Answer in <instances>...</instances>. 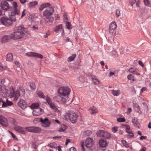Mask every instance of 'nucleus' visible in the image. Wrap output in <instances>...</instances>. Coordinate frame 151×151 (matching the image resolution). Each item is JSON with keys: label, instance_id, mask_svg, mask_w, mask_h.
Here are the masks:
<instances>
[{"label": "nucleus", "instance_id": "1", "mask_svg": "<svg viewBox=\"0 0 151 151\" xmlns=\"http://www.w3.org/2000/svg\"><path fill=\"white\" fill-rule=\"evenodd\" d=\"M9 17L6 16L1 17L0 18V22L3 25L7 27L12 25L13 22H15L17 18H19V17H16V16L12 14H9Z\"/></svg>", "mask_w": 151, "mask_h": 151}, {"label": "nucleus", "instance_id": "2", "mask_svg": "<svg viewBox=\"0 0 151 151\" xmlns=\"http://www.w3.org/2000/svg\"><path fill=\"white\" fill-rule=\"evenodd\" d=\"M54 10L52 7H48L43 12V15L45 17L44 19L47 23L51 22L54 20V18L52 17H50L54 13Z\"/></svg>", "mask_w": 151, "mask_h": 151}, {"label": "nucleus", "instance_id": "3", "mask_svg": "<svg viewBox=\"0 0 151 151\" xmlns=\"http://www.w3.org/2000/svg\"><path fill=\"white\" fill-rule=\"evenodd\" d=\"M11 36L12 39L15 40L26 38L27 37L26 34L22 31L19 32V31H15L11 34Z\"/></svg>", "mask_w": 151, "mask_h": 151}, {"label": "nucleus", "instance_id": "4", "mask_svg": "<svg viewBox=\"0 0 151 151\" xmlns=\"http://www.w3.org/2000/svg\"><path fill=\"white\" fill-rule=\"evenodd\" d=\"M70 88L68 87H61L58 90V92L62 96H66L70 94Z\"/></svg>", "mask_w": 151, "mask_h": 151}, {"label": "nucleus", "instance_id": "5", "mask_svg": "<svg viewBox=\"0 0 151 151\" xmlns=\"http://www.w3.org/2000/svg\"><path fill=\"white\" fill-rule=\"evenodd\" d=\"M67 115L70 121L73 123L76 122L77 121L78 115L73 111L68 112Z\"/></svg>", "mask_w": 151, "mask_h": 151}, {"label": "nucleus", "instance_id": "6", "mask_svg": "<svg viewBox=\"0 0 151 151\" xmlns=\"http://www.w3.org/2000/svg\"><path fill=\"white\" fill-rule=\"evenodd\" d=\"M96 135L100 137H103L106 139L110 138L111 135L110 134L103 130H99L96 133Z\"/></svg>", "mask_w": 151, "mask_h": 151}, {"label": "nucleus", "instance_id": "7", "mask_svg": "<svg viewBox=\"0 0 151 151\" xmlns=\"http://www.w3.org/2000/svg\"><path fill=\"white\" fill-rule=\"evenodd\" d=\"M13 10L12 11L11 13L12 14H14L16 16V17H18L19 18L20 15V11L18 10L17 7H18V4L16 2H13Z\"/></svg>", "mask_w": 151, "mask_h": 151}, {"label": "nucleus", "instance_id": "8", "mask_svg": "<svg viewBox=\"0 0 151 151\" xmlns=\"http://www.w3.org/2000/svg\"><path fill=\"white\" fill-rule=\"evenodd\" d=\"M25 129L29 132L35 133H40L41 131V129L40 128L34 126L26 127Z\"/></svg>", "mask_w": 151, "mask_h": 151}, {"label": "nucleus", "instance_id": "9", "mask_svg": "<svg viewBox=\"0 0 151 151\" xmlns=\"http://www.w3.org/2000/svg\"><path fill=\"white\" fill-rule=\"evenodd\" d=\"M25 94V91L24 89L22 87H20L17 91V94L15 98L14 99L15 101H17L19 97L20 96H23Z\"/></svg>", "mask_w": 151, "mask_h": 151}, {"label": "nucleus", "instance_id": "10", "mask_svg": "<svg viewBox=\"0 0 151 151\" xmlns=\"http://www.w3.org/2000/svg\"><path fill=\"white\" fill-rule=\"evenodd\" d=\"M0 7L2 10L7 11L10 8L9 4L5 1H3L1 3Z\"/></svg>", "mask_w": 151, "mask_h": 151}, {"label": "nucleus", "instance_id": "11", "mask_svg": "<svg viewBox=\"0 0 151 151\" xmlns=\"http://www.w3.org/2000/svg\"><path fill=\"white\" fill-rule=\"evenodd\" d=\"M40 121L41 122L42 126L45 127H49L51 124V122L47 118H45L44 119L41 118L40 119Z\"/></svg>", "mask_w": 151, "mask_h": 151}, {"label": "nucleus", "instance_id": "12", "mask_svg": "<svg viewBox=\"0 0 151 151\" xmlns=\"http://www.w3.org/2000/svg\"><path fill=\"white\" fill-rule=\"evenodd\" d=\"M85 146L87 148H90L93 145L94 142L92 138L88 137L87 138L85 142Z\"/></svg>", "mask_w": 151, "mask_h": 151}, {"label": "nucleus", "instance_id": "13", "mask_svg": "<svg viewBox=\"0 0 151 151\" xmlns=\"http://www.w3.org/2000/svg\"><path fill=\"white\" fill-rule=\"evenodd\" d=\"M116 27V23L115 22H112L110 24L109 31L110 34H113Z\"/></svg>", "mask_w": 151, "mask_h": 151}, {"label": "nucleus", "instance_id": "14", "mask_svg": "<svg viewBox=\"0 0 151 151\" xmlns=\"http://www.w3.org/2000/svg\"><path fill=\"white\" fill-rule=\"evenodd\" d=\"M54 100L61 103H65L66 102V99L61 96L60 95H57L53 97Z\"/></svg>", "mask_w": 151, "mask_h": 151}, {"label": "nucleus", "instance_id": "15", "mask_svg": "<svg viewBox=\"0 0 151 151\" xmlns=\"http://www.w3.org/2000/svg\"><path fill=\"white\" fill-rule=\"evenodd\" d=\"M15 31H19V32L22 31L25 33L27 32L28 29L27 28H25L23 26L20 25L15 27Z\"/></svg>", "mask_w": 151, "mask_h": 151}, {"label": "nucleus", "instance_id": "16", "mask_svg": "<svg viewBox=\"0 0 151 151\" xmlns=\"http://www.w3.org/2000/svg\"><path fill=\"white\" fill-rule=\"evenodd\" d=\"M43 112V110L40 108H39L34 110L32 112V114L33 115L37 116L41 115Z\"/></svg>", "mask_w": 151, "mask_h": 151}, {"label": "nucleus", "instance_id": "17", "mask_svg": "<svg viewBox=\"0 0 151 151\" xmlns=\"http://www.w3.org/2000/svg\"><path fill=\"white\" fill-rule=\"evenodd\" d=\"M0 124L5 127L8 125L7 121L6 119L3 116L0 115Z\"/></svg>", "mask_w": 151, "mask_h": 151}, {"label": "nucleus", "instance_id": "18", "mask_svg": "<svg viewBox=\"0 0 151 151\" xmlns=\"http://www.w3.org/2000/svg\"><path fill=\"white\" fill-rule=\"evenodd\" d=\"M18 105L22 109H24L26 107V103L23 99H20L19 100L18 102Z\"/></svg>", "mask_w": 151, "mask_h": 151}, {"label": "nucleus", "instance_id": "19", "mask_svg": "<svg viewBox=\"0 0 151 151\" xmlns=\"http://www.w3.org/2000/svg\"><path fill=\"white\" fill-rule=\"evenodd\" d=\"M17 94V91L16 92H15V91L13 88H10V91L9 93V96L10 98H12L13 97H14V99L16 96V95Z\"/></svg>", "mask_w": 151, "mask_h": 151}, {"label": "nucleus", "instance_id": "20", "mask_svg": "<svg viewBox=\"0 0 151 151\" xmlns=\"http://www.w3.org/2000/svg\"><path fill=\"white\" fill-rule=\"evenodd\" d=\"M50 4L49 3H45L41 4L39 7V9L40 11L43 10L44 9L47 7H50Z\"/></svg>", "mask_w": 151, "mask_h": 151}, {"label": "nucleus", "instance_id": "21", "mask_svg": "<svg viewBox=\"0 0 151 151\" xmlns=\"http://www.w3.org/2000/svg\"><path fill=\"white\" fill-rule=\"evenodd\" d=\"M14 129L17 131L22 133V134L25 133L24 131L23 128L21 127L16 126L14 127Z\"/></svg>", "mask_w": 151, "mask_h": 151}, {"label": "nucleus", "instance_id": "22", "mask_svg": "<svg viewBox=\"0 0 151 151\" xmlns=\"http://www.w3.org/2000/svg\"><path fill=\"white\" fill-rule=\"evenodd\" d=\"M11 35H5L1 39V41L3 43L6 42L10 39H12Z\"/></svg>", "mask_w": 151, "mask_h": 151}, {"label": "nucleus", "instance_id": "23", "mask_svg": "<svg viewBox=\"0 0 151 151\" xmlns=\"http://www.w3.org/2000/svg\"><path fill=\"white\" fill-rule=\"evenodd\" d=\"M99 145L102 147H105L107 145L106 141L102 139L99 140Z\"/></svg>", "mask_w": 151, "mask_h": 151}, {"label": "nucleus", "instance_id": "24", "mask_svg": "<svg viewBox=\"0 0 151 151\" xmlns=\"http://www.w3.org/2000/svg\"><path fill=\"white\" fill-rule=\"evenodd\" d=\"M88 110L91 114H93L94 115H95L98 112V111L96 108L94 106H93L89 108Z\"/></svg>", "mask_w": 151, "mask_h": 151}, {"label": "nucleus", "instance_id": "25", "mask_svg": "<svg viewBox=\"0 0 151 151\" xmlns=\"http://www.w3.org/2000/svg\"><path fill=\"white\" fill-rule=\"evenodd\" d=\"M29 84L31 90L33 91H35L36 88V86L35 85V82L33 81H31L29 83Z\"/></svg>", "mask_w": 151, "mask_h": 151}, {"label": "nucleus", "instance_id": "26", "mask_svg": "<svg viewBox=\"0 0 151 151\" xmlns=\"http://www.w3.org/2000/svg\"><path fill=\"white\" fill-rule=\"evenodd\" d=\"M132 122L134 127H139V123L138 122L137 119V118H132Z\"/></svg>", "mask_w": 151, "mask_h": 151}, {"label": "nucleus", "instance_id": "27", "mask_svg": "<svg viewBox=\"0 0 151 151\" xmlns=\"http://www.w3.org/2000/svg\"><path fill=\"white\" fill-rule=\"evenodd\" d=\"M13 60L12 54V53H8L6 55V60L8 61H11Z\"/></svg>", "mask_w": 151, "mask_h": 151}, {"label": "nucleus", "instance_id": "28", "mask_svg": "<svg viewBox=\"0 0 151 151\" xmlns=\"http://www.w3.org/2000/svg\"><path fill=\"white\" fill-rule=\"evenodd\" d=\"M62 24H60L56 26L54 29V31L57 33H58L60 29H62L63 28L62 27Z\"/></svg>", "mask_w": 151, "mask_h": 151}, {"label": "nucleus", "instance_id": "29", "mask_svg": "<svg viewBox=\"0 0 151 151\" xmlns=\"http://www.w3.org/2000/svg\"><path fill=\"white\" fill-rule=\"evenodd\" d=\"M91 78L92 79L93 83L95 85H98L99 83V81L97 78H95V76H91Z\"/></svg>", "mask_w": 151, "mask_h": 151}, {"label": "nucleus", "instance_id": "30", "mask_svg": "<svg viewBox=\"0 0 151 151\" xmlns=\"http://www.w3.org/2000/svg\"><path fill=\"white\" fill-rule=\"evenodd\" d=\"M38 4V2L35 1L33 2H30L29 4V7H35Z\"/></svg>", "mask_w": 151, "mask_h": 151}, {"label": "nucleus", "instance_id": "31", "mask_svg": "<svg viewBox=\"0 0 151 151\" xmlns=\"http://www.w3.org/2000/svg\"><path fill=\"white\" fill-rule=\"evenodd\" d=\"M0 90L1 92L3 93L4 94H6L8 92L7 89H6L4 86L0 87Z\"/></svg>", "mask_w": 151, "mask_h": 151}, {"label": "nucleus", "instance_id": "32", "mask_svg": "<svg viewBox=\"0 0 151 151\" xmlns=\"http://www.w3.org/2000/svg\"><path fill=\"white\" fill-rule=\"evenodd\" d=\"M76 54H73L71 56L69 57L68 59V62H71L76 57Z\"/></svg>", "mask_w": 151, "mask_h": 151}, {"label": "nucleus", "instance_id": "33", "mask_svg": "<svg viewBox=\"0 0 151 151\" xmlns=\"http://www.w3.org/2000/svg\"><path fill=\"white\" fill-rule=\"evenodd\" d=\"M39 104L38 103H34L32 104L31 106L32 109H36L39 108Z\"/></svg>", "mask_w": 151, "mask_h": 151}, {"label": "nucleus", "instance_id": "34", "mask_svg": "<svg viewBox=\"0 0 151 151\" xmlns=\"http://www.w3.org/2000/svg\"><path fill=\"white\" fill-rule=\"evenodd\" d=\"M48 146H49L50 147L52 148H57V146L56 143L55 142H53L49 144Z\"/></svg>", "mask_w": 151, "mask_h": 151}, {"label": "nucleus", "instance_id": "35", "mask_svg": "<svg viewBox=\"0 0 151 151\" xmlns=\"http://www.w3.org/2000/svg\"><path fill=\"white\" fill-rule=\"evenodd\" d=\"M34 58H37L41 59L42 58H43V56L39 53H37L34 52Z\"/></svg>", "mask_w": 151, "mask_h": 151}, {"label": "nucleus", "instance_id": "36", "mask_svg": "<svg viewBox=\"0 0 151 151\" xmlns=\"http://www.w3.org/2000/svg\"><path fill=\"white\" fill-rule=\"evenodd\" d=\"M66 129V126L64 124H62L60 129L59 130V131L63 132Z\"/></svg>", "mask_w": 151, "mask_h": 151}, {"label": "nucleus", "instance_id": "37", "mask_svg": "<svg viewBox=\"0 0 151 151\" xmlns=\"http://www.w3.org/2000/svg\"><path fill=\"white\" fill-rule=\"evenodd\" d=\"M111 93L114 96H118L120 94L118 91L116 90H112Z\"/></svg>", "mask_w": 151, "mask_h": 151}, {"label": "nucleus", "instance_id": "38", "mask_svg": "<svg viewBox=\"0 0 151 151\" xmlns=\"http://www.w3.org/2000/svg\"><path fill=\"white\" fill-rule=\"evenodd\" d=\"M92 134L91 131L90 130H87L85 132L83 133L84 136H87L90 135Z\"/></svg>", "mask_w": 151, "mask_h": 151}, {"label": "nucleus", "instance_id": "39", "mask_svg": "<svg viewBox=\"0 0 151 151\" xmlns=\"http://www.w3.org/2000/svg\"><path fill=\"white\" fill-rule=\"evenodd\" d=\"M37 95L43 98H45V96L43 93L41 91H38L37 92Z\"/></svg>", "mask_w": 151, "mask_h": 151}, {"label": "nucleus", "instance_id": "40", "mask_svg": "<svg viewBox=\"0 0 151 151\" xmlns=\"http://www.w3.org/2000/svg\"><path fill=\"white\" fill-rule=\"evenodd\" d=\"M34 52H28L26 53V55L28 57H34Z\"/></svg>", "mask_w": 151, "mask_h": 151}, {"label": "nucleus", "instance_id": "41", "mask_svg": "<svg viewBox=\"0 0 151 151\" xmlns=\"http://www.w3.org/2000/svg\"><path fill=\"white\" fill-rule=\"evenodd\" d=\"M122 144L126 147H129V145L125 140H122Z\"/></svg>", "mask_w": 151, "mask_h": 151}, {"label": "nucleus", "instance_id": "42", "mask_svg": "<svg viewBox=\"0 0 151 151\" xmlns=\"http://www.w3.org/2000/svg\"><path fill=\"white\" fill-rule=\"evenodd\" d=\"M66 25L67 28L69 29H70L72 28V25L69 22H67Z\"/></svg>", "mask_w": 151, "mask_h": 151}, {"label": "nucleus", "instance_id": "43", "mask_svg": "<svg viewBox=\"0 0 151 151\" xmlns=\"http://www.w3.org/2000/svg\"><path fill=\"white\" fill-rule=\"evenodd\" d=\"M118 130V127L117 126H114L112 128V131L114 133L116 132Z\"/></svg>", "mask_w": 151, "mask_h": 151}, {"label": "nucleus", "instance_id": "44", "mask_svg": "<svg viewBox=\"0 0 151 151\" xmlns=\"http://www.w3.org/2000/svg\"><path fill=\"white\" fill-rule=\"evenodd\" d=\"M117 121L119 122H124L125 121V119L124 118H119L117 119Z\"/></svg>", "mask_w": 151, "mask_h": 151}, {"label": "nucleus", "instance_id": "45", "mask_svg": "<svg viewBox=\"0 0 151 151\" xmlns=\"http://www.w3.org/2000/svg\"><path fill=\"white\" fill-rule=\"evenodd\" d=\"M50 108L55 112L58 111V109L57 107L55 105V104L53 106H52V107H51Z\"/></svg>", "mask_w": 151, "mask_h": 151}, {"label": "nucleus", "instance_id": "46", "mask_svg": "<svg viewBox=\"0 0 151 151\" xmlns=\"http://www.w3.org/2000/svg\"><path fill=\"white\" fill-rule=\"evenodd\" d=\"M6 102L7 106H11L13 104L12 102L11 101H8L7 99H6Z\"/></svg>", "mask_w": 151, "mask_h": 151}, {"label": "nucleus", "instance_id": "47", "mask_svg": "<svg viewBox=\"0 0 151 151\" xmlns=\"http://www.w3.org/2000/svg\"><path fill=\"white\" fill-rule=\"evenodd\" d=\"M46 100L48 104L52 102L50 98L48 96L46 97Z\"/></svg>", "mask_w": 151, "mask_h": 151}, {"label": "nucleus", "instance_id": "48", "mask_svg": "<svg viewBox=\"0 0 151 151\" xmlns=\"http://www.w3.org/2000/svg\"><path fill=\"white\" fill-rule=\"evenodd\" d=\"M134 108H135L136 109V110L138 111L140 110V108L139 105L137 104H135L134 105Z\"/></svg>", "mask_w": 151, "mask_h": 151}, {"label": "nucleus", "instance_id": "49", "mask_svg": "<svg viewBox=\"0 0 151 151\" xmlns=\"http://www.w3.org/2000/svg\"><path fill=\"white\" fill-rule=\"evenodd\" d=\"M116 15L117 17H119L120 15V11L119 9H116Z\"/></svg>", "mask_w": 151, "mask_h": 151}, {"label": "nucleus", "instance_id": "50", "mask_svg": "<svg viewBox=\"0 0 151 151\" xmlns=\"http://www.w3.org/2000/svg\"><path fill=\"white\" fill-rule=\"evenodd\" d=\"M136 0H129V4L133 7V4H135Z\"/></svg>", "mask_w": 151, "mask_h": 151}, {"label": "nucleus", "instance_id": "51", "mask_svg": "<svg viewBox=\"0 0 151 151\" xmlns=\"http://www.w3.org/2000/svg\"><path fill=\"white\" fill-rule=\"evenodd\" d=\"M144 3L146 6H150V3L148 1V0H144Z\"/></svg>", "mask_w": 151, "mask_h": 151}, {"label": "nucleus", "instance_id": "52", "mask_svg": "<svg viewBox=\"0 0 151 151\" xmlns=\"http://www.w3.org/2000/svg\"><path fill=\"white\" fill-rule=\"evenodd\" d=\"M136 69H134L132 68H130V69H129V71L130 72V73H134L135 70H136Z\"/></svg>", "mask_w": 151, "mask_h": 151}, {"label": "nucleus", "instance_id": "53", "mask_svg": "<svg viewBox=\"0 0 151 151\" xmlns=\"http://www.w3.org/2000/svg\"><path fill=\"white\" fill-rule=\"evenodd\" d=\"M133 76L132 74H129L127 76V78L129 80L132 79Z\"/></svg>", "mask_w": 151, "mask_h": 151}, {"label": "nucleus", "instance_id": "54", "mask_svg": "<svg viewBox=\"0 0 151 151\" xmlns=\"http://www.w3.org/2000/svg\"><path fill=\"white\" fill-rule=\"evenodd\" d=\"M68 151H76V149L73 147H72L70 148Z\"/></svg>", "mask_w": 151, "mask_h": 151}, {"label": "nucleus", "instance_id": "55", "mask_svg": "<svg viewBox=\"0 0 151 151\" xmlns=\"http://www.w3.org/2000/svg\"><path fill=\"white\" fill-rule=\"evenodd\" d=\"M26 11V9H24L22 12V14L21 16V18H22L25 15V12Z\"/></svg>", "mask_w": 151, "mask_h": 151}, {"label": "nucleus", "instance_id": "56", "mask_svg": "<svg viewBox=\"0 0 151 151\" xmlns=\"http://www.w3.org/2000/svg\"><path fill=\"white\" fill-rule=\"evenodd\" d=\"M84 142H83L81 144V150L83 151H84L85 150L84 145Z\"/></svg>", "mask_w": 151, "mask_h": 151}, {"label": "nucleus", "instance_id": "57", "mask_svg": "<svg viewBox=\"0 0 151 151\" xmlns=\"http://www.w3.org/2000/svg\"><path fill=\"white\" fill-rule=\"evenodd\" d=\"M2 107H6L7 105V103L3 101V102H2Z\"/></svg>", "mask_w": 151, "mask_h": 151}, {"label": "nucleus", "instance_id": "58", "mask_svg": "<svg viewBox=\"0 0 151 151\" xmlns=\"http://www.w3.org/2000/svg\"><path fill=\"white\" fill-rule=\"evenodd\" d=\"M130 128H129V127H127L126 128V131L128 133H130L131 132L130 131Z\"/></svg>", "mask_w": 151, "mask_h": 151}, {"label": "nucleus", "instance_id": "59", "mask_svg": "<svg viewBox=\"0 0 151 151\" xmlns=\"http://www.w3.org/2000/svg\"><path fill=\"white\" fill-rule=\"evenodd\" d=\"M33 29L35 31L37 30L38 29V27L37 26H34L32 27Z\"/></svg>", "mask_w": 151, "mask_h": 151}, {"label": "nucleus", "instance_id": "60", "mask_svg": "<svg viewBox=\"0 0 151 151\" xmlns=\"http://www.w3.org/2000/svg\"><path fill=\"white\" fill-rule=\"evenodd\" d=\"M137 69H136V70H135V71L133 74H136L137 75H140V73L137 72Z\"/></svg>", "mask_w": 151, "mask_h": 151}, {"label": "nucleus", "instance_id": "61", "mask_svg": "<svg viewBox=\"0 0 151 151\" xmlns=\"http://www.w3.org/2000/svg\"><path fill=\"white\" fill-rule=\"evenodd\" d=\"M139 64L142 67H144V64L140 60H139L138 61Z\"/></svg>", "mask_w": 151, "mask_h": 151}, {"label": "nucleus", "instance_id": "62", "mask_svg": "<svg viewBox=\"0 0 151 151\" xmlns=\"http://www.w3.org/2000/svg\"><path fill=\"white\" fill-rule=\"evenodd\" d=\"M70 142V139H67L66 140V141L65 143V144L67 145H68V143Z\"/></svg>", "mask_w": 151, "mask_h": 151}, {"label": "nucleus", "instance_id": "63", "mask_svg": "<svg viewBox=\"0 0 151 151\" xmlns=\"http://www.w3.org/2000/svg\"><path fill=\"white\" fill-rule=\"evenodd\" d=\"M128 135V136H129L130 137L132 138L134 137V134L133 133L130 132V133Z\"/></svg>", "mask_w": 151, "mask_h": 151}, {"label": "nucleus", "instance_id": "64", "mask_svg": "<svg viewBox=\"0 0 151 151\" xmlns=\"http://www.w3.org/2000/svg\"><path fill=\"white\" fill-rule=\"evenodd\" d=\"M146 148L145 147H143L142 149H141L139 151H145Z\"/></svg>", "mask_w": 151, "mask_h": 151}]
</instances>
